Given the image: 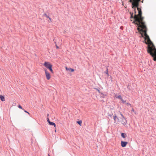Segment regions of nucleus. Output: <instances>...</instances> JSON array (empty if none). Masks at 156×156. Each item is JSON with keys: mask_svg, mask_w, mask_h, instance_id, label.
<instances>
[{"mask_svg": "<svg viewBox=\"0 0 156 156\" xmlns=\"http://www.w3.org/2000/svg\"><path fill=\"white\" fill-rule=\"evenodd\" d=\"M23 110L24 111V112H26V113H27L28 114H30L29 113V112H27V111L26 110Z\"/></svg>", "mask_w": 156, "mask_h": 156, "instance_id": "nucleus-26", "label": "nucleus"}, {"mask_svg": "<svg viewBox=\"0 0 156 156\" xmlns=\"http://www.w3.org/2000/svg\"><path fill=\"white\" fill-rule=\"evenodd\" d=\"M18 107L19 108H20L21 109H23V108H22V107L20 105H19L18 106Z\"/></svg>", "mask_w": 156, "mask_h": 156, "instance_id": "nucleus-21", "label": "nucleus"}, {"mask_svg": "<svg viewBox=\"0 0 156 156\" xmlns=\"http://www.w3.org/2000/svg\"><path fill=\"white\" fill-rule=\"evenodd\" d=\"M126 135L125 133H121V136H125Z\"/></svg>", "mask_w": 156, "mask_h": 156, "instance_id": "nucleus-19", "label": "nucleus"}, {"mask_svg": "<svg viewBox=\"0 0 156 156\" xmlns=\"http://www.w3.org/2000/svg\"><path fill=\"white\" fill-rule=\"evenodd\" d=\"M127 144L128 142L127 141H124L122 140L121 141V144L122 147H126Z\"/></svg>", "mask_w": 156, "mask_h": 156, "instance_id": "nucleus-7", "label": "nucleus"}, {"mask_svg": "<svg viewBox=\"0 0 156 156\" xmlns=\"http://www.w3.org/2000/svg\"><path fill=\"white\" fill-rule=\"evenodd\" d=\"M48 156H50V155H49L48 154Z\"/></svg>", "mask_w": 156, "mask_h": 156, "instance_id": "nucleus-36", "label": "nucleus"}, {"mask_svg": "<svg viewBox=\"0 0 156 156\" xmlns=\"http://www.w3.org/2000/svg\"><path fill=\"white\" fill-rule=\"evenodd\" d=\"M44 15L47 18H49V16H48L47 14H44Z\"/></svg>", "mask_w": 156, "mask_h": 156, "instance_id": "nucleus-23", "label": "nucleus"}, {"mask_svg": "<svg viewBox=\"0 0 156 156\" xmlns=\"http://www.w3.org/2000/svg\"><path fill=\"white\" fill-rule=\"evenodd\" d=\"M49 125H50L53 126L54 127H55L56 125L55 123L53 122H50L49 123Z\"/></svg>", "mask_w": 156, "mask_h": 156, "instance_id": "nucleus-12", "label": "nucleus"}, {"mask_svg": "<svg viewBox=\"0 0 156 156\" xmlns=\"http://www.w3.org/2000/svg\"><path fill=\"white\" fill-rule=\"evenodd\" d=\"M47 122H48V123H49L51 122L50 121L49 119L48 118H47Z\"/></svg>", "mask_w": 156, "mask_h": 156, "instance_id": "nucleus-24", "label": "nucleus"}, {"mask_svg": "<svg viewBox=\"0 0 156 156\" xmlns=\"http://www.w3.org/2000/svg\"><path fill=\"white\" fill-rule=\"evenodd\" d=\"M113 118L114 121H115L114 123L116 122V119H117V120L118 121H119V118H118V117L115 114V115H114V116L113 117Z\"/></svg>", "mask_w": 156, "mask_h": 156, "instance_id": "nucleus-8", "label": "nucleus"}, {"mask_svg": "<svg viewBox=\"0 0 156 156\" xmlns=\"http://www.w3.org/2000/svg\"><path fill=\"white\" fill-rule=\"evenodd\" d=\"M138 11V16L135 14L134 16V19L135 21L133 22L135 24H136L138 26L137 30L139 32H143L144 34L141 33V35L143 37H144V38L145 40H147L148 44H153L152 41L150 40L149 36L147 34V27L145 25V22H143V20L144 17L142 16V12L139 8L136 7Z\"/></svg>", "mask_w": 156, "mask_h": 156, "instance_id": "nucleus-1", "label": "nucleus"}, {"mask_svg": "<svg viewBox=\"0 0 156 156\" xmlns=\"http://www.w3.org/2000/svg\"><path fill=\"white\" fill-rule=\"evenodd\" d=\"M55 46H56V48L57 49H58L59 48V47L57 45V44H56V42H55Z\"/></svg>", "mask_w": 156, "mask_h": 156, "instance_id": "nucleus-22", "label": "nucleus"}, {"mask_svg": "<svg viewBox=\"0 0 156 156\" xmlns=\"http://www.w3.org/2000/svg\"><path fill=\"white\" fill-rule=\"evenodd\" d=\"M121 101H122V102L123 103H126V101L123 100L122 99L121 100Z\"/></svg>", "mask_w": 156, "mask_h": 156, "instance_id": "nucleus-20", "label": "nucleus"}, {"mask_svg": "<svg viewBox=\"0 0 156 156\" xmlns=\"http://www.w3.org/2000/svg\"><path fill=\"white\" fill-rule=\"evenodd\" d=\"M50 137V139H49L50 140L51 139H52V137Z\"/></svg>", "mask_w": 156, "mask_h": 156, "instance_id": "nucleus-32", "label": "nucleus"}, {"mask_svg": "<svg viewBox=\"0 0 156 156\" xmlns=\"http://www.w3.org/2000/svg\"><path fill=\"white\" fill-rule=\"evenodd\" d=\"M48 19H49V20H50V21L51 22V18L50 17H49V18H48Z\"/></svg>", "mask_w": 156, "mask_h": 156, "instance_id": "nucleus-28", "label": "nucleus"}, {"mask_svg": "<svg viewBox=\"0 0 156 156\" xmlns=\"http://www.w3.org/2000/svg\"><path fill=\"white\" fill-rule=\"evenodd\" d=\"M143 1H143V0H142V2H142V3H143Z\"/></svg>", "mask_w": 156, "mask_h": 156, "instance_id": "nucleus-34", "label": "nucleus"}, {"mask_svg": "<svg viewBox=\"0 0 156 156\" xmlns=\"http://www.w3.org/2000/svg\"><path fill=\"white\" fill-rule=\"evenodd\" d=\"M132 111L133 112H134V109L133 108H132Z\"/></svg>", "mask_w": 156, "mask_h": 156, "instance_id": "nucleus-30", "label": "nucleus"}, {"mask_svg": "<svg viewBox=\"0 0 156 156\" xmlns=\"http://www.w3.org/2000/svg\"><path fill=\"white\" fill-rule=\"evenodd\" d=\"M54 138V139H55H55L56 140V137H53Z\"/></svg>", "mask_w": 156, "mask_h": 156, "instance_id": "nucleus-33", "label": "nucleus"}, {"mask_svg": "<svg viewBox=\"0 0 156 156\" xmlns=\"http://www.w3.org/2000/svg\"><path fill=\"white\" fill-rule=\"evenodd\" d=\"M123 138V140H125V138L126 137H122Z\"/></svg>", "mask_w": 156, "mask_h": 156, "instance_id": "nucleus-31", "label": "nucleus"}, {"mask_svg": "<svg viewBox=\"0 0 156 156\" xmlns=\"http://www.w3.org/2000/svg\"><path fill=\"white\" fill-rule=\"evenodd\" d=\"M95 89L96 90L98 91L99 93L101 94V93L100 92V89L99 88H95Z\"/></svg>", "mask_w": 156, "mask_h": 156, "instance_id": "nucleus-17", "label": "nucleus"}, {"mask_svg": "<svg viewBox=\"0 0 156 156\" xmlns=\"http://www.w3.org/2000/svg\"><path fill=\"white\" fill-rule=\"evenodd\" d=\"M101 96L102 98H105V96H106V94H104L102 93H101Z\"/></svg>", "mask_w": 156, "mask_h": 156, "instance_id": "nucleus-13", "label": "nucleus"}, {"mask_svg": "<svg viewBox=\"0 0 156 156\" xmlns=\"http://www.w3.org/2000/svg\"><path fill=\"white\" fill-rule=\"evenodd\" d=\"M44 66L48 69L52 67V65L50 63L47 62H44Z\"/></svg>", "mask_w": 156, "mask_h": 156, "instance_id": "nucleus-5", "label": "nucleus"}, {"mask_svg": "<svg viewBox=\"0 0 156 156\" xmlns=\"http://www.w3.org/2000/svg\"><path fill=\"white\" fill-rule=\"evenodd\" d=\"M117 98L121 100L122 99L121 96L120 95H119L118 96Z\"/></svg>", "mask_w": 156, "mask_h": 156, "instance_id": "nucleus-18", "label": "nucleus"}, {"mask_svg": "<svg viewBox=\"0 0 156 156\" xmlns=\"http://www.w3.org/2000/svg\"><path fill=\"white\" fill-rule=\"evenodd\" d=\"M44 71L47 79L48 80H49L51 77L50 73L47 71L46 69H45Z\"/></svg>", "mask_w": 156, "mask_h": 156, "instance_id": "nucleus-6", "label": "nucleus"}, {"mask_svg": "<svg viewBox=\"0 0 156 156\" xmlns=\"http://www.w3.org/2000/svg\"><path fill=\"white\" fill-rule=\"evenodd\" d=\"M130 14L131 15L130 18H134V16L133 17V13H132L131 12H130Z\"/></svg>", "mask_w": 156, "mask_h": 156, "instance_id": "nucleus-16", "label": "nucleus"}, {"mask_svg": "<svg viewBox=\"0 0 156 156\" xmlns=\"http://www.w3.org/2000/svg\"><path fill=\"white\" fill-rule=\"evenodd\" d=\"M48 69H49V70H50V71H51V73H53V71L52 69V67H51Z\"/></svg>", "mask_w": 156, "mask_h": 156, "instance_id": "nucleus-15", "label": "nucleus"}, {"mask_svg": "<svg viewBox=\"0 0 156 156\" xmlns=\"http://www.w3.org/2000/svg\"><path fill=\"white\" fill-rule=\"evenodd\" d=\"M0 99L2 101H5V99L4 97L2 95H1L0 96Z\"/></svg>", "mask_w": 156, "mask_h": 156, "instance_id": "nucleus-11", "label": "nucleus"}, {"mask_svg": "<svg viewBox=\"0 0 156 156\" xmlns=\"http://www.w3.org/2000/svg\"><path fill=\"white\" fill-rule=\"evenodd\" d=\"M108 115L109 117H110L111 118H112L114 116L113 114L111 112H108Z\"/></svg>", "mask_w": 156, "mask_h": 156, "instance_id": "nucleus-10", "label": "nucleus"}, {"mask_svg": "<svg viewBox=\"0 0 156 156\" xmlns=\"http://www.w3.org/2000/svg\"><path fill=\"white\" fill-rule=\"evenodd\" d=\"M108 69H107V70H106V73L108 75Z\"/></svg>", "mask_w": 156, "mask_h": 156, "instance_id": "nucleus-25", "label": "nucleus"}, {"mask_svg": "<svg viewBox=\"0 0 156 156\" xmlns=\"http://www.w3.org/2000/svg\"><path fill=\"white\" fill-rule=\"evenodd\" d=\"M126 104H127L128 105H129L130 106L131 105V104L129 103H126Z\"/></svg>", "mask_w": 156, "mask_h": 156, "instance_id": "nucleus-27", "label": "nucleus"}, {"mask_svg": "<svg viewBox=\"0 0 156 156\" xmlns=\"http://www.w3.org/2000/svg\"><path fill=\"white\" fill-rule=\"evenodd\" d=\"M148 52L154 57L153 60L154 61H156V49L154 45L152 47H150L147 50Z\"/></svg>", "mask_w": 156, "mask_h": 156, "instance_id": "nucleus-2", "label": "nucleus"}, {"mask_svg": "<svg viewBox=\"0 0 156 156\" xmlns=\"http://www.w3.org/2000/svg\"><path fill=\"white\" fill-rule=\"evenodd\" d=\"M48 115H48H49V114H48V115Z\"/></svg>", "mask_w": 156, "mask_h": 156, "instance_id": "nucleus-35", "label": "nucleus"}, {"mask_svg": "<svg viewBox=\"0 0 156 156\" xmlns=\"http://www.w3.org/2000/svg\"><path fill=\"white\" fill-rule=\"evenodd\" d=\"M129 2H132V3L133 2H132V1L131 0H130L129 1ZM135 2V1H134V2Z\"/></svg>", "mask_w": 156, "mask_h": 156, "instance_id": "nucleus-29", "label": "nucleus"}, {"mask_svg": "<svg viewBox=\"0 0 156 156\" xmlns=\"http://www.w3.org/2000/svg\"><path fill=\"white\" fill-rule=\"evenodd\" d=\"M66 69L67 71H69L71 72H73L74 71V69H73L71 68H68L67 67H66Z\"/></svg>", "mask_w": 156, "mask_h": 156, "instance_id": "nucleus-9", "label": "nucleus"}, {"mask_svg": "<svg viewBox=\"0 0 156 156\" xmlns=\"http://www.w3.org/2000/svg\"><path fill=\"white\" fill-rule=\"evenodd\" d=\"M120 115L122 117L121 118H120V119L121 120L120 122L123 125H126L127 123L126 119L125 118L121 112L120 113Z\"/></svg>", "mask_w": 156, "mask_h": 156, "instance_id": "nucleus-4", "label": "nucleus"}, {"mask_svg": "<svg viewBox=\"0 0 156 156\" xmlns=\"http://www.w3.org/2000/svg\"><path fill=\"white\" fill-rule=\"evenodd\" d=\"M82 122V121L81 120H80L77 122V123L80 126H81V124Z\"/></svg>", "mask_w": 156, "mask_h": 156, "instance_id": "nucleus-14", "label": "nucleus"}, {"mask_svg": "<svg viewBox=\"0 0 156 156\" xmlns=\"http://www.w3.org/2000/svg\"><path fill=\"white\" fill-rule=\"evenodd\" d=\"M140 1V0H135L134 2H132V8L135 11V12L136 13L135 8L139 6V2Z\"/></svg>", "mask_w": 156, "mask_h": 156, "instance_id": "nucleus-3", "label": "nucleus"}]
</instances>
